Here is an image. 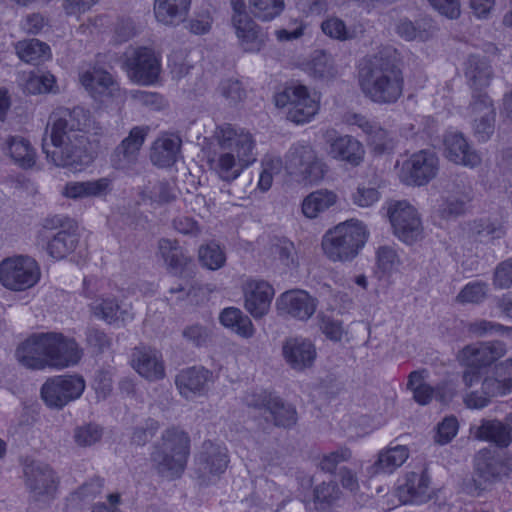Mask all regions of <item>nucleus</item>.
<instances>
[{"instance_id":"obj_50","label":"nucleus","mask_w":512,"mask_h":512,"mask_svg":"<svg viewBox=\"0 0 512 512\" xmlns=\"http://www.w3.org/2000/svg\"><path fill=\"white\" fill-rule=\"evenodd\" d=\"M321 29L328 37L346 41L355 38V31L349 29L343 20L338 17H330L322 22Z\"/></svg>"},{"instance_id":"obj_26","label":"nucleus","mask_w":512,"mask_h":512,"mask_svg":"<svg viewBox=\"0 0 512 512\" xmlns=\"http://www.w3.org/2000/svg\"><path fill=\"white\" fill-rule=\"evenodd\" d=\"M113 190V179L101 177L88 181L67 182L62 190V195L73 200L85 198H105Z\"/></svg>"},{"instance_id":"obj_32","label":"nucleus","mask_w":512,"mask_h":512,"mask_svg":"<svg viewBox=\"0 0 512 512\" xmlns=\"http://www.w3.org/2000/svg\"><path fill=\"white\" fill-rule=\"evenodd\" d=\"M191 3L192 0H154L153 12L162 25L176 27L187 19Z\"/></svg>"},{"instance_id":"obj_55","label":"nucleus","mask_w":512,"mask_h":512,"mask_svg":"<svg viewBox=\"0 0 512 512\" xmlns=\"http://www.w3.org/2000/svg\"><path fill=\"white\" fill-rule=\"evenodd\" d=\"M492 379L500 386L502 395L512 392V358L496 364L493 368Z\"/></svg>"},{"instance_id":"obj_36","label":"nucleus","mask_w":512,"mask_h":512,"mask_svg":"<svg viewBox=\"0 0 512 512\" xmlns=\"http://www.w3.org/2000/svg\"><path fill=\"white\" fill-rule=\"evenodd\" d=\"M82 85L93 94L112 97L119 91L118 84L112 75L106 71L94 69L80 77Z\"/></svg>"},{"instance_id":"obj_48","label":"nucleus","mask_w":512,"mask_h":512,"mask_svg":"<svg viewBox=\"0 0 512 512\" xmlns=\"http://www.w3.org/2000/svg\"><path fill=\"white\" fill-rule=\"evenodd\" d=\"M468 111L471 119L496 115L492 99L483 91H472V100L469 104Z\"/></svg>"},{"instance_id":"obj_31","label":"nucleus","mask_w":512,"mask_h":512,"mask_svg":"<svg viewBox=\"0 0 512 512\" xmlns=\"http://www.w3.org/2000/svg\"><path fill=\"white\" fill-rule=\"evenodd\" d=\"M182 140L175 134H163L158 137L152 147L150 159L158 167H170L181 155Z\"/></svg>"},{"instance_id":"obj_57","label":"nucleus","mask_w":512,"mask_h":512,"mask_svg":"<svg viewBox=\"0 0 512 512\" xmlns=\"http://www.w3.org/2000/svg\"><path fill=\"white\" fill-rule=\"evenodd\" d=\"M219 93L229 102V104H237L244 99L246 93L242 84L237 79H225L218 86Z\"/></svg>"},{"instance_id":"obj_49","label":"nucleus","mask_w":512,"mask_h":512,"mask_svg":"<svg viewBox=\"0 0 512 512\" xmlns=\"http://www.w3.org/2000/svg\"><path fill=\"white\" fill-rule=\"evenodd\" d=\"M399 264L396 251L390 246H381L376 251V274L378 278L390 274Z\"/></svg>"},{"instance_id":"obj_18","label":"nucleus","mask_w":512,"mask_h":512,"mask_svg":"<svg viewBox=\"0 0 512 512\" xmlns=\"http://www.w3.org/2000/svg\"><path fill=\"white\" fill-rule=\"evenodd\" d=\"M463 381L467 388L464 402L469 408L481 409L489 404L491 398L503 396L496 380L491 376L482 379L478 371H464Z\"/></svg>"},{"instance_id":"obj_60","label":"nucleus","mask_w":512,"mask_h":512,"mask_svg":"<svg viewBox=\"0 0 512 512\" xmlns=\"http://www.w3.org/2000/svg\"><path fill=\"white\" fill-rule=\"evenodd\" d=\"M374 150L379 153H389L394 149L395 141L388 131L376 125L369 135Z\"/></svg>"},{"instance_id":"obj_9","label":"nucleus","mask_w":512,"mask_h":512,"mask_svg":"<svg viewBox=\"0 0 512 512\" xmlns=\"http://www.w3.org/2000/svg\"><path fill=\"white\" fill-rule=\"evenodd\" d=\"M504 470L502 459L494 451L482 449L474 457L473 476L464 483V490L473 497H479L501 480Z\"/></svg>"},{"instance_id":"obj_33","label":"nucleus","mask_w":512,"mask_h":512,"mask_svg":"<svg viewBox=\"0 0 512 512\" xmlns=\"http://www.w3.org/2000/svg\"><path fill=\"white\" fill-rule=\"evenodd\" d=\"M475 438L495 443L499 447H507L511 442L507 420L482 419L478 426L471 428Z\"/></svg>"},{"instance_id":"obj_10","label":"nucleus","mask_w":512,"mask_h":512,"mask_svg":"<svg viewBox=\"0 0 512 512\" xmlns=\"http://www.w3.org/2000/svg\"><path fill=\"white\" fill-rule=\"evenodd\" d=\"M49 126L51 127L50 136L55 140L60 136H86L87 133L97 129L90 112L82 107L55 109L49 117L47 127Z\"/></svg>"},{"instance_id":"obj_12","label":"nucleus","mask_w":512,"mask_h":512,"mask_svg":"<svg viewBox=\"0 0 512 512\" xmlns=\"http://www.w3.org/2000/svg\"><path fill=\"white\" fill-rule=\"evenodd\" d=\"M40 278L35 260L28 256L7 258L0 263V282L7 289L23 291L34 286Z\"/></svg>"},{"instance_id":"obj_24","label":"nucleus","mask_w":512,"mask_h":512,"mask_svg":"<svg viewBox=\"0 0 512 512\" xmlns=\"http://www.w3.org/2000/svg\"><path fill=\"white\" fill-rule=\"evenodd\" d=\"M133 369L149 381H157L165 376L161 353L148 346H138L131 355Z\"/></svg>"},{"instance_id":"obj_13","label":"nucleus","mask_w":512,"mask_h":512,"mask_svg":"<svg viewBox=\"0 0 512 512\" xmlns=\"http://www.w3.org/2000/svg\"><path fill=\"white\" fill-rule=\"evenodd\" d=\"M85 389L80 375H60L48 378L41 387V398L50 408L62 409L78 399Z\"/></svg>"},{"instance_id":"obj_40","label":"nucleus","mask_w":512,"mask_h":512,"mask_svg":"<svg viewBox=\"0 0 512 512\" xmlns=\"http://www.w3.org/2000/svg\"><path fill=\"white\" fill-rule=\"evenodd\" d=\"M337 196L332 191L317 190L310 193L302 203V212L307 218H315L336 203Z\"/></svg>"},{"instance_id":"obj_4","label":"nucleus","mask_w":512,"mask_h":512,"mask_svg":"<svg viewBox=\"0 0 512 512\" xmlns=\"http://www.w3.org/2000/svg\"><path fill=\"white\" fill-rule=\"evenodd\" d=\"M368 238L365 225L354 219L330 229L323 237L322 248L332 261H350L364 247Z\"/></svg>"},{"instance_id":"obj_53","label":"nucleus","mask_w":512,"mask_h":512,"mask_svg":"<svg viewBox=\"0 0 512 512\" xmlns=\"http://www.w3.org/2000/svg\"><path fill=\"white\" fill-rule=\"evenodd\" d=\"M468 332L476 337H484L492 334L511 333L512 327L504 326L485 319H478L468 324Z\"/></svg>"},{"instance_id":"obj_51","label":"nucleus","mask_w":512,"mask_h":512,"mask_svg":"<svg viewBox=\"0 0 512 512\" xmlns=\"http://www.w3.org/2000/svg\"><path fill=\"white\" fill-rule=\"evenodd\" d=\"M103 431L97 424L89 423L78 426L74 430V441L80 447H89L99 442Z\"/></svg>"},{"instance_id":"obj_35","label":"nucleus","mask_w":512,"mask_h":512,"mask_svg":"<svg viewBox=\"0 0 512 512\" xmlns=\"http://www.w3.org/2000/svg\"><path fill=\"white\" fill-rule=\"evenodd\" d=\"M408 457L409 449L404 445L383 449L378 453L377 460L370 467L371 474L393 473L406 462Z\"/></svg>"},{"instance_id":"obj_22","label":"nucleus","mask_w":512,"mask_h":512,"mask_svg":"<svg viewBox=\"0 0 512 512\" xmlns=\"http://www.w3.org/2000/svg\"><path fill=\"white\" fill-rule=\"evenodd\" d=\"M282 355L293 370L304 371L313 366L317 352L311 340L295 336L283 341Z\"/></svg>"},{"instance_id":"obj_21","label":"nucleus","mask_w":512,"mask_h":512,"mask_svg":"<svg viewBox=\"0 0 512 512\" xmlns=\"http://www.w3.org/2000/svg\"><path fill=\"white\" fill-rule=\"evenodd\" d=\"M317 298L302 289H292L282 293L276 300L280 314L299 321H307L316 312Z\"/></svg>"},{"instance_id":"obj_29","label":"nucleus","mask_w":512,"mask_h":512,"mask_svg":"<svg viewBox=\"0 0 512 512\" xmlns=\"http://www.w3.org/2000/svg\"><path fill=\"white\" fill-rule=\"evenodd\" d=\"M464 65V76L468 87L473 92L483 91L489 87L494 71L486 57L470 55Z\"/></svg>"},{"instance_id":"obj_63","label":"nucleus","mask_w":512,"mask_h":512,"mask_svg":"<svg viewBox=\"0 0 512 512\" xmlns=\"http://www.w3.org/2000/svg\"><path fill=\"white\" fill-rule=\"evenodd\" d=\"M55 77L50 73L33 75L26 83V89L30 93H47L52 91Z\"/></svg>"},{"instance_id":"obj_16","label":"nucleus","mask_w":512,"mask_h":512,"mask_svg":"<svg viewBox=\"0 0 512 512\" xmlns=\"http://www.w3.org/2000/svg\"><path fill=\"white\" fill-rule=\"evenodd\" d=\"M388 216L395 235L402 241L412 243L421 235L420 217L409 202H391L388 206Z\"/></svg>"},{"instance_id":"obj_43","label":"nucleus","mask_w":512,"mask_h":512,"mask_svg":"<svg viewBox=\"0 0 512 512\" xmlns=\"http://www.w3.org/2000/svg\"><path fill=\"white\" fill-rule=\"evenodd\" d=\"M16 49L20 59L27 63L38 64L49 58V46L38 39L21 41L17 44Z\"/></svg>"},{"instance_id":"obj_1","label":"nucleus","mask_w":512,"mask_h":512,"mask_svg":"<svg viewBox=\"0 0 512 512\" xmlns=\"http://www.w3.org/2000/svg\"><path fill=\"white\" fill-rule=\"evenodd\" d=\"M15 356L22 366L32 370L65 368L80 361L82 350L74 339L61 333H34L18 345Z\"/></svg>"},{"instance_id":"obj_19","label":"nucleus","mask_w":512,"mask_h":512,"mask_svg":"<svg viewBox=\"0 0 512 512\" xmlns=\"http://www.w3.org/2000/svg\"><path fill=\"white\" fill-rule=\"evenodd\" d=\"M438 171V158L430 150H421L406 160L401 169L402 180L409 185H425Z\"/></svg>"},{"instance_id":"obj_5","label":"nucleus","mask_w":512,"mask_h":512,"mask_svg":"<svg viewBox=\"0 0 512 512\" xmlns=\"http://www.w3.org/2000/svg\"><path fill=\"white\" fill-rule=\"evenodd\" d=\"M189 444V436L184 431L175 427L166 429L151 453L157 471L162 475L179 476L187 463Z\"/></svg>"},{"instance_id":"obj_61","label":"nucleus","mask_w":512,"mask_h":512,"mask_svg":"<svg viewBox=\"0 0 512 512\" xmlns=\"http://www.w3.org/2000/svg\"><path fill=\"white\" fill-rule=\"evenodd\" d=\"M86 343L94 351L102 353L111 347V338L103 331L95 327L86 330Z\"/></svg>"},{"instance_id":"obj_28","label":"nucleus","mask_w":512,"mask_h":512,"mask_svg":"<svg viewBox=\"0 0 512 512\" xmlns=\"http://www.w3.org/2000/svg\"><path fill=\"white\" fill-rule=\"evenodd\" d=\"M327 142L329 143V155L332 158L344 161L353 167L362 163L365 150L357 139L350 135L332 138L328 131Z\"/></svg>"},{"instance_id":"obj_14","label":"nucleus","mask_w":512,"mask_h":512,"mask_svg":"<svg viewBox=\"0 0 512 512\" xmlns=\"http://www.w3.org/2000/svg\"><path fill=\"white\" fill-rule=\"evenodd\" d=\"M227 448L212 441H205L195 460V475L201 485L215 483L229 464Z\"/></svg>"},{"instance_id":"obj_44","label":"nucleus","mask_w":512,"mask_h":512,"mask_svg":"<svg viewBox=\"0 0 512 512\" xmlns=\"http://www.w3.org/2000/svg\"><path fill=\"white\" fill-rule=\"evenodd\" d=\"M284 8V0H249L250 13L264 22L278 17Z\"/></svg>"},{"instance_id":"obj_37","label":"nucleus","mask_w":512,"mask_h":512,"mask_svg":"<svg viewBox=\"0 0 512 512\" xmlns=\"http://www.w3.org/2000/svg\"><path fill=\"white\" fill-rule=\"evenodd\" d=\"M6 143L8 153L15 163L24 169L34 166L36 152L28 140L20 136H10Z\"/></svg>"},{"instance_id":"obj_52","label":"nucleus","mask_w":512,"mask_h":512,"mask_svg":"<svg viewBox=\"0 0 512 512\" xmlns=\"http://www.w3.org/2000/svg\"><path fill=\"white\" fill-rule=\"evenodd\" d=\"M352 452L348 447H340L335 451L324 454L319 462L321 471L329 474L336 472L337 466L351 459Z\"/></svg>"},{"instance_id":"obj_38","label":"nucleus","mask_w":512,"mask_h":512,"mask_svg":"<svg viewBox=\"0 0 512 512\" xmlns=\"http://www.w3.org/2000/svg\"><path fill=\"white\" fill-rule=\"evenodd\" d=\"M93 315L108 324L114 323L121 319L125 321L131 318V315L126 311H120L118 302L113 298H97L89 305Z\"/></svg>"},{"instance_id":"obj_2","label":"nucleus","mask_w":512,"mask_h":512,"mask_svg":"<svg viewBox=\"0 0 512 512\" xmlns=\"http://www.w3.org/2000/svg\"><path fill=\"white\" fill-rule=\"evenodd\" d=\"M359 75L363 93L374 103H395L403 93L402 70L395 51L390 47L366 59Z\"/></svg>"},{"instance_id":"obj_17","label":"nucleus","mask_w":512,"mask_h":512,"mask_svg":"<svg viewBox=\"0 0 512 512\" xmlns=\"http://www.w3.org/2000/svg\"><path fill=\"white\" fill-rule=\"evenodd\" d=\"M507 353L502 341H488L465 346L458 353V360L467 367L465 371H478L488 367Z\"/></svg>"},{"instance_id":"obj_42","label":"nucleus","mask_w":512,"mask_h":512,"mask_svg":"<svg viewBox=\"0 0 512 512\" xmlns=\"http://www.w3.org/2000/svg\"><path fill=\"white\" fill-rule=\"evenodd\" d=\"M78 237L71 232L61 230L48 242L47 251L54 259H63L74 251Z\"/></svg>"},{"instance_id":"obj_7","label":"nucleus","mask_w":512,"mask_h":512,"mask_svg":"<svg viewBox=\"0 0 512 512\" xmlns=\"http://www.w3.org/2000/svg\"><path fill=\"white\" fill-rule=\"evenodd\" d=\"M285 169L304 183H316L326 172L324 162L308 141H298L289 148L285 155Z\"/></svg>"},{"instance_id":"obj_6","label":"nucleus","mask_w":512,"mask_h":512,"mask_svg":"<svg viewBox=\"0 0 512 512\" xmlns=\"http://www.w3.org/2000/svg\"><path fill=\"white\" fill-rule=\"evenodd\" d=\"M42 150L53 165L71 171H81L94 160L87 136H50V143L43 139Z\"/></svg>"},{"instance_id":"obj_59","label":"nucleus","mask_w":512,"mask_h":512,"mask_svg":"<svg viewBox=\"0 0 512 512\" xmlns=\"http://www.w3.org/2000/svg\"><path fill=\"white\" fill-rule=\"evenodd\" d=\"M103 488V480L96 477L80 486L71 494L72 501H91L99 495Z\"/></svg>"},{"instance_id":"obj_15","label":"nucleus","mask_w":512,"mask_h":512,"mask_svg":"<svg viewBox=\"0 0 512 512\" xmlns=\"http://www.w3.org/2000/svg\"><path fill=\"white\" fill-rule=\"evenodd\" d=\"M26 488L37 501L55 498L59 479L55 471L46 463L30 460L23 467Z\"/></svg>"},{"instance_id":"obj_46","label":"nucleus","mask_w":512,"mask_h":512,"mask_svg":"<svg viewBox=\"0 0 512 512\" xmlns=\"http://www.w3.org/2000/svg\"><path fill=\"white\" fill-rule=\"evenodd\" d=\"M341 495V491L336 482H322L317 485L313 491V500L321 509L330 507Z\"/></svg>"},{"instance_id":"obj_27","label":"nucleus","mask_w":512,"mask_h":512,"mask_svg":"<svg viewBox=\"0 0 512 512\" xmlns=\"http://www.w3.org/2000/svg\"><path fill=\"white\" fill-rule=\"evenodd\" d=\"M445 155L453 163L466 167H476L481 157L474 150L462 133L450 132L444 138Z\"/></svg>"},{"instance_id":"obj_39","label":"nucleus","mask_w":512,"mask_h":512,"mask_svg":"<svg viewBox=\"0 0 512 512\" xmlns=\"http://www.w3.org/2000/svg\"><path fill=\"white\" fill-rule=\"evenodd\" d=\"M220 322L227 328L232 329L238 335L250 338L254 334L252 321L247 315L235 307L225 308L220 314Z\"/></svg>"},{"instance_id":"obj_34","label":"nucleus","mask_w":512,"mask_h":512,"mask_svg":"<svg viewBox=\"0 0 512 512\" xmlns=\"http://www.w3.org/2000/svg\"><path fill=\"white\" fill-rule=\"evenodd\" d=\"M212 373L204 367H191L181 371L175 383L180 393L188 398L190 394H196L204 390Z\"/></svg>"},{"instance_id":"obj_64","label":"nucleus","mask_w":512,"mask_h":512,"mask_svg":"<svg viewBox=\"0 0 512 512\" xmlns=\"http://www.w3.org/2000/svg\"><path fill=\"white\" fill-rule=\"evenodd\" d=\"M494 285L500 289L512 286V258L501 262L494 272Z\"/></svg>"},{"instance_id":"obj_23","label":"nucleus","mask_w":512,"mask_h":512,"mask_svg":"<svg viewBox=\"0 0 512 512\" xmlns=\"http://www.w3.org/2000/svg\"><path fill=\"white\" fill-rule=\"evenodd\" d=\"M245 309L255 318H262L270 309L273 287L263 280H250L244 288Z\"/></svg>"},{"instance_id":"obj_11","label":"nucleus","mask_w":512,"mask_h":512,"mask_svg":"<svg viewBox=\"0 0 512 512\" xmlns=\"http://www.w3.org/2000/svg\"><path fill=\"white\" fill-rule=\"evenodd\" d=\"M124 57V68L132 82L144 86L157 82L161 60L154 50L147 47L129 48Z\"/></svg>"},{"instance_id":"obj_47","label":"nucleus","mask_w":512,"mask_h":512,"mask_svg":"<svg viewBox=\"0 0 512 512\" xmlns=\"http://www.w3.org/2000/svg\"><path fill=\"white\" fill-rule=\"evenodd\" d=\"M199 260L206 268L217 270L224 266L226 257L220 246L212 242L199 248Z\"/></svg>"},{"instance_id":"obj_62","label":"nucleus","mask_w":512,"mask_h":512,"mask_svg":"<svg viewBox=\"0 0 512 512\" xmlns=\"http://www.w3.org/2000/svg\"><path fill=\"white\" fill-rule=\"evenodd\" d=\"M397 33L409 41L414 39L425 41L430 37L426 29H422L419 24L416 25L408 19L400 20L397 25Z\"/></svg>"},{"instance_id":"obj_45","label":"nucleus","mask_w":512,"mask_h":512,"mask_svg":"<svg viewBox=\"0 0 512 512\" xmlns=\"http://www.w3.org/2000/svg\"><path fill=\"white\" fill-rule=\"evenodd\" d=\"M158 249L165 263L171 268H178L186 263V257L178 241L162 238L158 242Z\"/></svg>"},{"instance_id":"obj_3","label":"nucleus","mask_w":512,"mask_h":512,"mask_svg":"<svg viewBox=\"0 0 512 512\" xmlns=\"http://www.w3.org/2000/svg\"><path fill=\"white\" fill-rule=\"evenodd\" d=\"M216 137L223 151L213 167L222 180L229 182L256 160L254 141L249 132H238L229 124L219 127Z\"/></svg>"},{"instance_id":"obj_41","label":"nucleus","mask_w":512,"mask_h":512,"mask_svg":"<svg viewBox=\"0 0 512 512\" xmlns=\"http://www.w3.org/2000/svg\"><path fill=\"white\" fill-rule=\"evenodd\" d=\"M267 412L270 414L273 424L277 427L291 428L297 423L296 409L279 397H274Z\"/></svg>"},{"instance_id":"obj_30","label":"nucleus","mask_w":512,"mask_h":512,"mask_svg":"<svg viewBox=\"0 0 512 512\" xmlns=\"http://www.w3.org/2000/svg\"><path fill=\"white\" fill-rule=\"evenodd\" d=\"M241 49L246 53H258L266 44L267 34L253 19L236 18L234 25Z\"/></svg>"},{"instance_id":"obj_25","label":"nucleus","mask_w":512,"mask_h":512,"mask_svg":"<svg viewBox=\"0 0 512 512\" xmlns=\"http://www.w3.org/2000/svg\"><path fill=\"white\" fill-rule=\"evenodd\" d=\"M397 496L403 504H422L430 500V478L427 471L407 473L404 484L397 488Z\"/></svg>"},{"instance_id":"obj_54","label":"nucleus","mask_w":512,"mask_h":512,"mask_svg":"<svg viewBox=\"0 0 512 512\" xmlns=\"http://www.w3.org/2000/svg\"><path fill=\"white\" fill-rule=\"evenodd\" d=\"M159 428L158 421L152 418L146 419L144 423L134 427L130 438L131 444L144 446L156 435Z\"/></svg>"},{"instance_id":"obj_56","label":"nucleus","mask_w":512,"mask_h":512,"mask_svg":"<svg viewBox=\"0 0 512 512\" xmlns=\"http://www.w3.org/2000/svg\"><path fill=\"white\" fill-rule=\"evenodd\" d=\"M472 232L481 238L500 239L505 236V226L500 222L489 220L475 221L472 226Z\"/></svg>"},{"instance_id":"obj_20","label":"nucleus","mask_w":512,"mask_h":512,"mask_svg":"<svg viewBox=\"0 0 512 512\" xmlns=\"http://www.w3.org/2000/svg\"><path fill=\"white\" fill-rule=\"evenodd\" d=\"M148 132V126H135L130 130L111 153L110 163L114 169L127 170L136 164Z\"/></svg>"},{"instance_id":"obj_58","label":"nucleus","mask_w":512,"mask_h":512,"mask_svg":"<svg viewBox=\"0 0 512 512\" xmlns=\"http://www.w3.org/2000/svg\"><path fill=\"white\" fill-rule=\"evenodd\" d=\"M487 286L484 283L475 282L467 284L457 295L460 303H479L486 298Z\"/></svg>"},{"instance_id":"obj_8","label":"nucleus","mask_w":512,"mask_h":512,"mask_svg":"<svg viewBox=\"0 0 512 512\" xmlns=\"http://www.w3.org/2000/svg\"><path fill=\"white\" fill-rule=\"evenodd\" d=\"M275 105L285 108L287 120L297 125L310 122L320 108L319 101L310 94L306 86L300 84L288 85L277 93Z\"/></svg>"}]
</instances>
